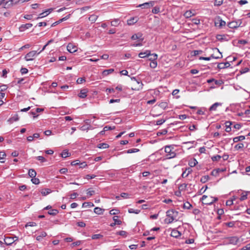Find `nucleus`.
Here are the masks:
<instances>
[{"label":"nucleus","instance_id":"f257e3e1","mask_svg":"<svg viewBox=\"0 0 250 250\" xmlns=\"http://www.w3.org/2000/svg\"><path fill=\"white\" fill-rule=\"evenodd\" d=\"M167 216L168 218L165 219L166 222L167 224L172 223L174 220H177V217L178 216L179 212L174 209H169L166 212Z\"/></svg>","mask_w":250,"mask_h":250},{"label":"nucleus","instance_id":"f03ea898","mask_svg":"<svg viewBox=\"0 0 250 250\" xmlns=\"http://www.w3.org/2000/svg\"><path fill=\"white\" fill-rule=\"evenodd\" d=\"M174 147L172 146H167L165 147V151L167 153V159H171L174 158L176 154V153L173 151Z\"/></svg>","mask_w":250,"mask_h":250},{"label":"nucleus","instance_id":"7ed1b4c3","mask_svg":"<svg viewBox=\"0 0 250 250\" xmlns=\"http://www.w3.org/2000/svg\"><path fill=\"white\" fill-rule=\"evenodd\" d=\"M131 39L135 40H138V42L137 43H134L132 44V46H140L142 45V42L144 40V38L143 37V34L140 33H137V34H135L133 35L131 37Z\"/></svg>","mask_w":250,"mask_h":250},{"label":"nucleus","instance_id":"20e7f679","mask_svg":"<svg viewBox=\"0 0 250 250\" xmlns=\"http://www.w3.org/2000/svg\"><path fill=\"white\" fill-rule=\"evenodd\" d=\"M214 52H216L219 54V55L218 56H215L214 54H212L210 57H200L199 59V60H203L205 61H209L211 58H214V59H219L222 57V55L221 53L219 52V50L217 48H215L214 49Z\"/></svg>","mask_w":250,"mask_h":250},{"label":"nucleus","instance_id":"39448f33","mask_svg":"<svg viewBox=\"0 0 250 250\" xmlns=\"http://www.w3.org/2000/svg\"><path fill=\"white\" fill-rule=\"evenodd\" d=\"M37 54H38L37 51H31L25 55V59L27 61H32Z\"/></svg>","mask_w":250,"mask_h":250},{"label":"nucleus","instance_id":"423d86ee","mask_svg":"<svg viewBox=\"0 0 250 250\" xmlns=\"http://www.w3.org/2000/svg\"><path fill=\"white\" fill-rule=\"evenodd\" d=\"M155 2V1H150L148 2H145L143 4H139L137 7H142V8H148L150 7H152Z\"/></svg>","mask_w":250,"mask_h":250},{"label":"nucleus","instance_id":"0eeeda50","mask_svg":"<svg viewBox=\"0 0 250 250\" xmlns=\"http://www.w3.org/2000/svg\"><path fill=\"white\" fill-rule=\"evenodd\" d=\"M33 26V24L32 23H26L24 24L21 25L19 27V30L20 32H23L26 29H27L30 27H31Z\"/></svg>","mask_w":250,"mask_h":250},{"label":"nucleus","instance_id":"6e6552de","mask_svg":"<svg viewBox=\"0 0 250 250\" xmlns=\"http://www.w3.org/2000/svg\"><path fill=\"white\" fill-rule=\"evenodd\" d=\"M44 110L43 108H37L35 110L32 109L29 113L33 116V118L35 119L38 116V115H36L37 113H39Z\"/></svg>","mask_w":250,"mask_h":250},{"label":"nucleus","instance_id":"1a4fd4ad","mask_svg":"<svg viewBox=\"0 0 250 250\" xmlns=\"http://www.w3.org/2000/svg\"><path fill=\"white\" fill-rule=\"evenodd\" d=\"M67 50L70 53H74L77 51V47L72 43H68L67 46Z\"/></svg>","mask_w":250,"mask_h":250},{"label":"nucleus","instance_id":"9d476101","mask_svg":"<svg viewBox=\"0 0 250 250\" xmlns=\"http://www.w3.org/2000/svg\"><path fill=\"white\" fill-rule=\"evenodd\" d=\"M181 235H182L181 232H180V231H179L178 230H177L176 229H173L171 231V234H170L171 236L176 238H179Z\"/></svg>","mask_w":250,"mask_h":250},{"label":"nucleus","instance_id":"9b49d317","mask_svg":"<svg viewBox=\"0 0 250 250\" xmlns=\"http://www.w3.org/2000/svg\"><path fill=\"white\" fill-rule=\"evenodd\" d=\"M70 16V14H68L66 16H65V17L59 20V21L54 22L51 25V27H54L56 25H58V24L61 23L63 21H66V20L68 19L69 18Z\"/></svg>","mask_w":250,"mask_h":250},{"label":"nucleus","instance_id":"f8f14e48","mask_svg":"<svg viewBox=\"0 0 250 250\" xmlns=\"http://www.w3.org/2000/svg\"><path fill=\"white\" fill-rule=\"evenodd\" d=\"M88 90L86 88L81 89L80 93L78 94V96L81 98H85L87 96Z\"/></svg>","mask_w":250,"mask_h":250},{"label":"nucleus","instance_id":"ddd939ff","mask_svg":"<svg viewBox=\"0 0 250 250\" xmlns=\"http://www.w3.org/2000/svg\"><path fill=\"white\" fill-rule=\"evenodd\" d=\"M131 80H132V81H134L135 82H136L138 84V86L137 87V90H139L140 89H142L143 86V83H142V82L141 80H137L135 77L131 78Z\"/></svg>","mask_w":250,"mask_h":250},{"label":"nucleus","instance_id":"4468645a","mask_svg":"<svg viewBox=\"0 0 250 250\" xmlns=\"http://www.w3.org/2000/svg\"><path fill=\"white\" fill-rule=\"evenodd\" d=\"M211 200H208L205 201L204 202H203V203L207 205H210L212 204L214 202L218 200V198L217 197L213 198L212 197H210Z\"/></svg>","mask_w":250,"mask_h":250},{"label":"nucleus","instance_id":"2eb2a0df","mask_svg":"<svg viewBox=\"0 0 250 250\" xmlns=\"http://www.w3.org/2000/svg\"><path fill=\"white\" fill-rule=\"evenodd\" d=\"M150 55V50H146L144 52H140L138 56L141 58H145L146 57H148Z\"/></svg>","mask_w":250,"mask_h":250},{"label":"nucleus","instance_id":"dca6fc26","mask_svg":"<svg viewBox=\"0 0 250 250\" xmlns=\"http://www.w3.org/2000/svg\"><path fill=\"white\" fill-rule=\"evenodd\" d=\"M230 66V63L229 62H222L218 64V68L219 69H223L228 68Z\"/></svg>","mask_w":250,"mask_h":250},{"label":"nucleus","instance_id":"f3484780","mask_svg":"<svg viewBox=\"0 0 250 250\" xmlns=\"http://www.w3.org/2000/svg\"><path fill=\"white\" fill-rule=\"evenodd\" d=\"M226 24V22L222 21V20L218 18L215 21V24L216 26H218L219 27H221L225 25Z\"/></svg>","mask_w":250,"mask_h":250},{"label":"nucleus","instance_id":"a211bd4d","mask_svg":"<svg viewBox=\"0 0 250 250\" xmlns=\"http://www.w3.org/2000/svg\"><path fill=\"white\" fill-rule=\"evenodd\" d=\"M192 172V169L188 167V168H186L184 171L183 172L182 174V177L183 178H186L188 176V175L191 173Z\"/></svg>","mask_w":250,"mask_h":250},{"label":"nucleus","instance_id":"6ab92c4d","mask_svg":"<svg viewBox=\"0 0 250 250\" xmlns=\"http://www.w3.org/2000/svg\"><path fill=\"white\" fill-rule=\"evenodd\" d=\"M52 10V9H48L47 10L43 12H42V13L40 14L39 15V17L37 18V20L40 19V18H43L45 16H46L47 15H48V14L51 12Z\"/></svg>","mask_w":250,"mask_h":250},{"label":"nucleus","instance_id":"aec40b11","mask_svg":"<svg viewBox=\"0 0 250 250\" xmlns=\"http://www.w3.org/2000/svg\"><path fill=\"white\" fill-rule=\"evenodd\" d=\"M138 18L137 17H133L128 20L127 22V24L129 25H133L138 21Z\"/></svg>","mask_w":250,"mask_h":250},{"label":"nucleus","instance_id":"412c9836","mask_svg":"<svg viewBox=\"0 0 250 250\" xmlns=\"http://www.w3.org/2000/svg\"><path fill=\"white\" fill-rule=\"evenodd\" d=\"M47 236V233L45 231H42L40 234L36 237V240L39 241H41L43 237Z\"/></svg>","mask_w":250,"mask_h":250},{"label":"nucleus","instance_id":"4be33fe9","mask_svg":"<svg viewBox=\"0 0 250 250\" xmlns=\"http://www.w3.org/2000/svg\"><path fill=\"white\" fill-rule=\"evenodd\" d=\"M232 125V123L231 122L228 121L225 123V126H226L225 130L226 132H229L231 131L230 126Z\"/></svg>","mask_w":250,"mask_h":250},{"label":"nucleus","instance_id":"5701e85b","mask_svg":"<svg viewBox=\"0 0 250 250\" xmlns=\"http://www.w3.org/2000/svg\"><path fill=\"white\" fill-rule=\"evenodd\" d=\"M222 103H215L214 104H213L209 108V111H215L216 110L217 107L221 105Z\"/></svg>","mask_w":250,"mask_h":250},{"label":"nucleus","instance_id":"b1692460","mask_svg":"<svg viewBox=\"0 0 250 250\" xmlns=\"http://www.w3.org/2000/svg\"><path fill=\"white\" fill-rule=\"evenodd\" d=\"M104 211V209H102L99 207H96L94 209V212L96 214H98V215L103 214Z\"/></svg>","mask_w":250,"mask_h":250},{"label":"nucleus","instance_id":"393cba45","mask_svg":"<svg viewBox=\"0 0 250 250\" xmlns=\"http://www.w3.org/2000/svg\"><path fill=\"white\" fill-rule=\"evenodd\" d=\"M249 68L248 67H245L243 69H242L241 70L239 71V73L236 75V78L237 79L238 77L240 75L245 73L249 71Z\"/></svg>","mask_w":250,"mask_h":250},{"label":"nucleus","instance_id":"a878e982","mask_svg":"<svg viewBox=\"0 0 250 250\" xmlns=\"http://www.w3.org/2000/svg\"><path fill=\"white\" fill-rule=\"evenodd\" d=\"M114 69L113 68L104 70L103 72V75L105 76H107L109 74L113 73L114 72Z\"/></svg>","mask_w":250,"mask_h":250},{"label":"nucleus","instance_id":"bb28decb","mask_svg":"<svg viewBox=\"0 0 250 250\" xmlns=\"http://www.w3.org/2000/svg\"><path fill=\"white\" fill-rule=\"evenodd\" d=\"M28 175L31 178H34L37 175L36 171L34 169H30L28 171Z\"/></svg>","mask_w":250,"mask_h":250},{"label":"nucleus","instance_id":"cd10ccee","mask_svg":"<svg viewBox=\"0 0 250 250\" xmlns=\"http://www.w3.org/2000/svg\"><path fill=\"white\" fill-rule=\"evenodd\" d=\"M149 56H150V57L149 58V60L150 61V62L156 61V60L158 58V55L156 53H150V55H149Z\"/></svg>","mask_w":250,"mask_h":250},{"label":"nucleus","instance_id":"c85d7f7f","mask_svg":"<svg viewBox=\"0 0 250 250\" xmlns=\"http://www.w3.org/2000/svg\"><path fill=\"white\" fill-rule=\"evenodd\" d=\"M194 15V13L190 10L187 11L184 14V16L186 18H189Z\"/></svg>","mask_w":250,"mask_h":250},{"label":"nucleus","instance_id":"c756f323","mask_svg":"<svg viewBox=\"0 0 250 250\" xmlns=\"http://www.w3.org/2000/svg\"><path fill=\"white\" fill-rule=\"evenodd\" d=\"M120 22L118 19H116L111 21V25L113 26H117L119 25Z\"/></svg>","mask_w":250,"mask_h":250},{"label":"nucleus","instance_id":"7c9ffc66","mask_svg":"<svg viewBox=\"0 0 250 250\" xmlns=\"http://www.w3.org/2000/svg\"><path fill=\"white\" fill-rule=\"evenodd\" d=\"M59 213V211L56 209H50L48 211V214L52 216L56 215Z\"/></svg>","mask_w":250,"mask_h":250},{"label":"nucleus","instance_id":"2f4dec72","mask_svg":"<svg viewBox=\"0 0 250 250\" xmlns=\"http://www.w3.org/2000/svg\"><path fill=\"white\" fill-rule=\"evenodd\" d=\"M198 164V162L195 159H193V160L190 161L188 162V165L190 167H194Z\"/></svg>","mask_w":250,"mask_h":250},{"label":"nucleus","instance_id":"473e14b6","mask_svg":"<svg viewBox=\"0 0 250 250\" xmlns=\"http://www.w3.org/2000/svg\"><path fill=\"white\" fill-rule=\"evenodd\" d=\"M247 43H248L247 41H246L245 40H239L238 41L237 46H239V47H241V45H244L246 44H247Z\"/></svg>","mask_w":250,"mask_h":250},{"label":"nucleus","instance_id":"72a5a7b5","mask_svg":"<svg viewBox=\"0 0 250 250\" xmlns=\"http://www.w3.org/2000/svg\"><path fill=\"white\" fill-rule=\"evenodd\" d=\"M51 192L50 189L49 188H45L42 190L41 193L43 196H46Z\"/></svg>","mask_w":250,"mask_h":250},{"label":"nucleus","instance_id":"f704fd0d","mask_svg":"<svg viewBox=\"0 0 250 250\" xmlns=\"http://www.w3.org/2000/svg\"><path fill=\"white\" fill-rule=\"evenodd\" d=\"M209 179H210V177L208 175H205V176H204L201 177V178L200 179V182L202 183H205Z\"/></svg>","mask_w":250,"mask_h":250},{"label":"nucleus","instance_id":"c9c22d12","mask_svg":"<svg viewBox=\"0 0 250 250\" xmlns=\"http://www.w3.org/2000/svg\"><path fill=\"white\" fill-rule=\"evenodd\" d=\"M98 17V16H97L95 15H91L89 17V20L92 22H95L97 20Z\"/></svg>","mask_w":250,"mask_h":250},{"label":"nucleus","instance_id":"e433bc0d","mask_svg":"<svg viewBox=\"0 0 250 250\" xmlns=\"http://www.w3.org/2000/svg\"><path fill=\"white\" fill-rule=\"evenodd\" d=\"M70 155V154L68 152V151L64 150L62 153H61V156L62 158H65L66 157H69Z\"/></svg>","mask_w":250,"mask_h":250},{"label":"nucleus","instance_id":"4c0bfd02","mask_svg":"<svg viewBox=\"0 0 250 250\" xmlns=\"http://www.w3.org/2000/svg\"><path fill=\"white\" fill-rule=\"evenodd\" d=\"M97 147L99 148H106L109 147V145L105 143H101L98 144Z\"/></svg>","mask_w":250,"mask_h":250},{"label":"nucleus","instance_id":"58836bf2","mask_svg":"<svg viewBox=\"0 0 250 250\" xmlns=\"http://www.w3.org/2000/svg\"><path fill=\"white\" fill-rule=\"evenodd\" d=\"M103 237V235L101 234H96L92 235L91 238L93 240L99 239Z\"/></svg>","mask_w":250,"mask_h":250},{"label":"nucleus","instance_id":"ea45409f","mask_svg":"<svg viewBox=\"0 0 250 250\" xmlns=\"http://www.w3.org/2000/svg\"><path fill=\"white\" fill-rule=\"evenodd\" d=\"M139 151H140V150L139 149L134 148H131V149H128L127 150H126L125 151V152L127 153H132L137 152H139Z\"/></svg>","mask_w":250,"mask_h":250},{"label":"nucleus","instance_id":"a19ab883","mask_svg":"<svg viewBox=\"0 0 250 250\" xmlns=\"http://www.w3.org/2000/svg\"><path fill=\"white\" fill-rule=\"evenodd\" d=\"M219 170L220 168L213 169L211 172V175L215 177L217 176L219 174Z\"/></svg>","mask_w":250,"mask_h":250},{"label":"nucleus","instance_id":"79ce46f5","mask_svg":"<svg viewBox=\"0 0 250 250\" xmlns=\"http://www.w3.org/2000/svg\"><path fill=\"white\" fill-rule=\"evenodd\" d=\"M128 211L130 213H135L138 214L140 212V210L139 209H134L133 208H129Z\"/></svg>","mask_w":250,"mask_h":250},{"label":"nucleus","instance_id":"37998d69","mask_svg":"<svg viewBox=\"0 0 250 250\" xmlns=\"http://www.w3.org/2000/svg\"><path fill=\"white\" fill-rule=\"evenodd\" d=\"M118 216H114L113 217V220L114 221V223L117 225H121L122 224V221L118 219Z\"/></svg>","mask_w":250,"mask_h":250},{"label":"nucleus","instance_id":"c03bdc74","mask_svg":"<svg viewBox=\"0 0 250 250\" xmlns=\"http://www.w3.org/2000/svg\"><path fill=\"white\" fill-rule=\"evenodd\" d=\"M6 154L4 152H0V162L1 163H3L4 162V159Z\"/></svg>","mask_w":250,"mask_h":250},{"label":"nucleus","instance_id":"a18cd8bd","mask_svg":"<svg viewBox=\"0 0 250 250\" xmlns=\"http://www.w3.org/2000/svg\"><path fill=\"white\" fill-rule=\"evenodd\" d=\"M13 5V4L12 2H11V0H10L8 1H6L5 3L4 8H9L10 7H11Z\"/></svg>","mask_w":250,"mask_h":250},{"label":"nucleus","instance_id":"49530a36","mask_svg":"<svg viewBox=\"0 0 250 250\" xmlns=\"http://www.w3.org/2000/svg\"><path fill=\"white\" fill-rule=\"evenodd\" d=\"M19 119V116L16 114L14 116L10 118L9 120V121H11V122H16V121H18Z\"/></svg>","mask_w":250,"mask_h":250},{"label":"nucleus","instance_id":"de8ad7c7","mask_svg":"<svg viewBox=\"0 0 250 250\" xmlns=\"http://www.w3.org/2000/svg\"><path fill=\"white\" fill-rule=\"evenodd\" d=\"M192 205L188 202L185 203L183 205V208L185 209H190Z\"/></svg>","mask_w":250,"mask_h":250},{"label":"nucleus","instance_id":"09e8293b","mask_svg":"<svg viewBox=\"0 0 250 250\" xmlns=\"http://www.w3.org/2000/svg\"><path fill=\"white\" fill-rule=\"evenodd\" d=\"M94 205V204L91 202H84L83 204L82 207H93Z\"/></svg>","mask_w":250,"mask_h":250},{"label":"nucleus","instance_id":"8fccbe9b","mask_svg":"<svg viewBox=\"0 0 250 250\" xmlns=\"http://www.w3.org/2000/svg\"><path fill=\"white\" fill-rule=\"evenodd\" d=\"M243 238H241V236L239 237V236H235V245H237L238 243L243 242Z\"/></svg>","mask_w":250,"mask_h":250},{"label":"nucleus","instance_id":"3c124183","mask_svg":"<svg viewBox=\"0 0 250 250\" xmlns=\"http://www.w3.org/2000/svg\"><path fill=\"white\" fill-rule=\"evenodd\" d=\"M223 0H215L214 4L215 6H220L223 3Z\"/></svg>","mask_w":250,"mask_h":250},{"label":"nucleus","instance_id":"603ef678","mask_svg":"<svg viewBox=\"0 0 250 250\" xmlns=\"http://www.w3.org/2000/svg\"><path fill=\"white\" fill-rule=\"evenodd\" d=\"M221 158V156L218 155L212 157L211 159L213 161H218Z\"/></svg>","mask_w":250,"mask_h":250},{"label":"nucleus","instance_id":"864d4df0","mask_svg":"<svg viewBox=\"0 0 250 250\" xmlns=\"http://www.w3.org/2000/svg\"><path fill=\"white\" fill-rule=\"evenodd\" d=\"M160 12V7L158 6L154 7L152 10V12L154 14H157Z\"/></svg>","mask_w":250,"mask_h":250},{"label":"nucleus","instance_id":"5fc2aeb1","mask_svg":"<svg viewBox=\"0 0 250 250\" xmlns=\"http://www.w3.org/2000/svg\"><path fill=\"white\" fill-rule=\"evenodd\" d=\"M31 181L33 184L35 185H38L40 183V180L38 178H36L35 177L32 178Z\"/></svg>","mask_w":250,"mask_h":250},{"label":"nucleus","instance_id":"6e6d98bb","mask_svg":"<svg viewBox=\"0 0 250 250\" xmlns=\"http://www.w3.org/2000/svg\"><path fill=\"white\" fill-rule=\"evenodd\" d=\"M150 67L152 68H155L157 66V61L151 62L150 63Z\"/></svg>","mask_w":250,"mask_h":250},{"label":"nucleus","instance_id":"4d7b16f0","mask_svg":"<svg viewBox=\"0 0 250 250\" xmlns=\"http://www.w3.org/2000/svg\"><path fill=\"white\" fill-rule=\"evenodd\" d=\"M187 184H181L179 186V190H185L186 188H187Z\"/></svg>","mask_w":250,"mask_h":250},{"label":"nucleus","instance_id":"13d9d810","mask_svg":"<svg viewBox=\"0 0 250 250\" xmlns=\"http://www.w3.org/2000/svg\"><path fill=\"white\" fill-rule=\"evenodd\" d=\"M87 194H88L89 196H92L95 193V191L93 190L91 188H88L87 190Z\"/></svg>","mask_w":250,"mask_h":250},{"label":"nucleus","instance_id":"bf43d9fd","mask_svg":"<svg viewBox=\"0 0 250 250\" xmlns=\"http://www.w3.org/2000/svg\"><path fill=\"white\" fill-rule=\"evenodd\" d=\"M245 138V137L244 136H239L238 137H235V142L239 141H242L244 140Z\"/></svg>","mask_w":250,"mask_h":250},{"label":"nucleus","instance_id":"052dcab7","mask_svg":"<svg viewBox=\"0 0 250 250\" xmlns=\"http://www.w3.org/2000/svg\"><path fill=\"white\" fill-rule=\"evenodd\" d=\"M36 159L40 161L42 163L45 162L47 161L46 159H45L43 157L40 156L37 157Z\"/></svg>","mask_w":250,"mask_h":250},{"label":"nucleus","instance_id":"680f3d73","mask_svg":"<svg viewBox=\"0 0 250 250\" xmlns=\"http://www.w3.org/2000/svg\"><path fill=\"white\" fill-rule=\"evenodd\" d=\"M37 225V224L35 223V222H28L26 225H25V227H27L28 226H30V227H34V226H36Z\"/></svg>","mask_w":250,"mask_h":250},{"label":"nucleus","instance_id":"e2e57ef3","mask_svg":"<svg viewBox=\"0 0 250 250\" xmlns=\"http://www.w3.org/2000/svg\"><path fill=\"white\" fill-rule=\"evenodd\" d=\"M78 226L83 228L86 226L85 223L83 221L78 222L77 223Z\"/></svg>","mask_w":250,"mask_h":250},{"label":"nucleus","instance_id":"0e129e2a","mask_svg":"<svg viewBox=\"0 0 250 250\" xmlns=\"http://www.w3.org/2000/svg\"><path fill=\"white\" fill-rule=\"evenodd\" d=\"M119 213V210L117 209H112L109 211V213L111 215H116Z\"/></svg>","mask_w":250,"mask_h":250},{"label":"nucleus","instance_id":"69168bd1","mask_svg":"<svg viewBox=\"0 0 250 250\" xmlns=\"http://www.w3.org/2000/svg\"><path fill=\"white\" fill-rule=\"evenodd\" d=\"M126 232L124 230H121L117 232V234L121 236H126Z\"/></svg>","mask_w":250,"mask_h":250},{"label":"nucleus","instance_id":"338daca9","mask_svg":"<svg viewBox=\"0 0 250 250\" xmlns=\"http://www.w3.org/2000/svg\"><path fill=\"white\" fill-rule=\"evenodd\" d=\"M121 197L125 198L127 199L129 198V194L125 192H123L120 195Z\"/></svg>","mask_w":250,"mask_h":250},{"label":"nucleus","instance_id":"774afa93","mask_svg":"<svg viewBox=\"0 0 250 250\" xmlns=\"http://www.w3.org/2000/svg\"><path fill=\"white\" fill-rule=\"evenodd\" d=\"M166 120L165 119H161V120H157L156 121V124L157 125H162L163 123H164L165 122Z\"/></svg>","mask_w":250,"mask_h":250}]
</instances>
